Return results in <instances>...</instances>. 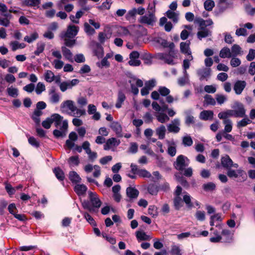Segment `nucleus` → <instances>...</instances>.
<instances>
[{
    "label": "nucleus",
    "mask_w": 255,
    "mask_h": 255,
    "mask_svg": "<svg viewBox=\"0 0 255 255\" xmlns=\"http://www.w3.org/2000/svg\"><path fill=\"white\" fill-rule=\"evenodd\" d=\"M88 195L89 201L84 200L82 203V206L91 213H97L102 202L96 192L89 191Z\"/></svg>",
    "instance_id": "f257e3e1"
},
{
    "label": "nucleus",
    "mask_w": 255,
    "mask_h": 255,
    "mask_svg": "<svg viewBox=\"0 0 255 255\" xmlns=\"http://www.w3.org/2000/svg\"><path fill=\"white\" fill-rule=\"evenodd\" d=\"M189 159L183 155H179L174 163V166L175 169L180 172L184 171L183 175H192L193 174L192 169L191 167L185 168L189 164Z\"/></svg>",
    "instance_id": "f03ea898"
},
{
    "label": "nucleus",
    "mask_w": 255,
    "mask_h": 255,
    "mask_svg": "<svg viewBox=\"0 0 255 255\" xmlns=\"http://www.w3.org/2000/svg\"><path fill=\"white\" fill-rule=\"evenodd\" d=\"M79 27L74 25H69L66 32H62L60 34L61 38L64 37L74 38L77 34Z\"/></svg>",
    "instance_id": "7ed1b4c3"
},
{
    "label": "nucleus",
    "mask_w": 255,
    "mask_h": 255,
    "mask_svg": "<svg viewBox=\"0 0 255 255\" xmlns=\"http://www.w3.org/2000/svg\"><path fill=\"white\" fill-rule=\"evenodd\" d=\"M60 109L62 113H67L70 115L71 113L68 112L67 109L73 113L77 110V107L74 105V102L73 101L66 100L61 104Z\"/></svg>",
    "instance_id": "20e7f679"
},
{
    "label": "nucleus",
    "mask_w": 255,
    "mask_h": 255,
    "mask_svg": "<svg viewBox=\"0 0 255 255\" xmlns=\"http://www.w3.org/2000/svg\"><path fill=\"white\" fill-rule=\"evenodd\" d=\"M233 108L234 111L235 112L236 118H243L246 116V110L242 103L236 102Z\"/></svg>",
    "instance_id": "39448f33"
},
{
    "label": "nucleus",
    "mask_w": 255,
    "mask_h": 255,
    "mask_svg": "<svg viewBox=\"0 0 255 255\" xmlns=\"http://www.w3.org/2000/svg\"><path fill=\"white\" fill-rule=\"evenodd\" d=\"M191 176H176V179L183 186L187 188L190 185L194 186L195 184V181L191 179Z\"/></svg>",
    "instance_id": "423d86ee"
},
{
    "label": "nucleus",
    "mask_w": 255,
    "mask_h": 255,
    "mask_svg": "<svg viewBox=\"0 0 255 255\" xmlns=\"http://www.w3.org/2000/svg\"><path fill=\"white\" fill-rule=\"evenodd\" d=\"M222 165L226 168L234 167L237 168L239 166L237 163H233L232 160L228 155L223 157L221 159Z\"/></svg>",
    "instance_id": "0eeeda50"
},
{
    "label": "nucleus",
    "mask_w": 255,
    "mask_h": 255,
    "mask_svg": "<svg viewBox=\"0 0 255 255\" xmlns=\"http://www.w3.org/2000/svg\"><path fill=\"white\" fill-rule=\"evenodd\" d=\"M126 193L128 198V199H127V201L131 202L132 199L137 198L139 192L134 187H128L127 188Z\"/></svg>",
    "instance_id": "6e6552de"
},
{
    "label": "nucleus",
    "mask_w": 255,
    "mask_h": 255,
    "mask_svg": "<svg viewBox=\"0 0 255 255\" xmlns=\"http://www.w3.org/2000/svg\"><path fill=\"white\" fill-rule=\"evenodd\" d=\"M139 21L141 23L153 25L155 21V16L152 13H149L148 15L141 16Z\"/></svg>",
    "instance_id": "1a4fd4ad"
},
{
    "label": "nucleus",
    "mask_w": 255,
    "mask_h": 255,
    "mask_svg": "<svg viewBox=\"0 0 255 255\" xmlns=\"http://www.w3.org/2000/svg\"><path fill=\"white\" fill-rule=\"evenodd\" d=\"M180 121L178 119H175L172 121V123L167 126V129L170 132L177 133L180 128L179 127Z\"/></svg>",
    "instance_id": "9d476101"
},
{
    "label": "nucleus",
    "mask_w": 255,
    "mask_h": 255,
    "mask_svg": "<svg viewBox=\"0 0 255 255\" xmlns=\"http://www.w3.org/2000/svg\"><path fill=\"white\" fill-rule=\"evenodd\" d=\"M247 85L245 81L238 80L234 85V90L237 95H240Z\"/></svg>",
    "instance_id": "9b49d317"
},
{
    "label": "nucleus",
    "mask_w": 255,
    "mask_h": 255,
    "mask_svg": "<svg viewBox=\"0 0 255 255\" xmlns=\"http://www.w3.org/2000/svg\"><path fill=\"white\" fill-rule=\"evenodd\" d=\"M131 171L132 174L138 175H151L150 173L145 169L139 168L137 165L133 164L130 165Z\"/></svg>",
    "instance_id": "f8f14e48"
},
{
    "label": "nucleus",
    "mask_w": 255,
    "mask_h": 255,
    "mask_svg": "<svg viewBox=\"0 0 255 255\" xmlns=\"http://www.w3.org/2000/svg\"><path fill=\"white\" fill-rule=\"evenodd\" d=\"M211 69L209 68H203L197 70V74L199 77L200 80L202 81L204 79L209 77L211 75Z\"/></svg>",
    "instance_id": "ddd939ff"
},
{
    "label": "nucleus",
    "mask_w": 255,
    "mask_h": 255,
    "mask_svg": "<svg viewBox=\"0 0 255 255\" xmlns=\"http://www.w3.org/2000/svg\"><path fill=\"white\" fill-rule=\"evenodd\" d=\"M190 42L187 41L186 42H182L180 44V51L181 53L187 54L188 55H191V51L190 50Z\"/></svg>",
    "instance_id": "4468645a"
},
{
    "label": "nucleus",
    "mask_w": 255,
    "mask_h": 255,
    "mask_svg": "<svg viewBox=\"0 0 255 255\" xmlns=\"http://www.w3.org/2000/svg\"><path fill=\"white\" fill-rule=\"evenodd\" d=\"M111 128L116 132L119 137H122V128L121 125L118 122H113L110 125Z\"/></svg>",
    "instance_id": "2eb2a0df"
},
{
    "label": "nucleus",
    "mask_w": 255,
    "mask_h": 255,
    "mask_svg": "<svg viewBox=\"0 0 255 255\" xmlns=\"http://www.w3.org/2000/svg\"><path fill=\"white\" fill-rule=\"evenodd\" d=\"M222 235L223 242L230 243L233 240V234L229 230H223L222 231Z\"/></svg>",
    "instance_id": "dca6fc26"
},
{
    "label": "nucleus",
    "mask_w": 255,
    "mask_h": 255,
    "mask_svg": "<svg viewBox=\"0 0 255 255\" xmlns=\"http://www.w3.org/2000/svg\"><path fill=\"white\" fill-rule=\"evenodd\" d=\"M120 140L117 141L116 138H110L107 140L106 144L104 146V149L105 150H109L111 148V146H117L120 144Z\"/></svg>",
    "instance_id": "f3484780"
},
{
    "label": "nucleus",
    "mask_w": 255,
    "mask_h": 255,
    "mask_svg": "<svg viewBox=\"0 0 255 255\" xmlns=\"http://www.w3.org/2000/svg\"><path fill=\"white\" fill-rule=\"evenodd\" d=\"M200 29L201 30L199 31L197 33V36L199 39L202 40L203 38L211 35L212 32L208 29L204 27H201Z\"/></svg>",
    "instance_id": "a211bd4d"
},
{
    "label": "nucleus",
    "mask_w": 255,
    "mask_h": 255,
    "mask_svg": "<svg viewBox=\"0 0 255 255\" xmlns=\"http://www.w3.org/2000/svg\"><path fill=\"white\" fill-rule=\"evenodd\" d=\"M87 190L86 186L84 184H76L74 187V191L78 196L84 195Z\"/></svg>",
    "instance_id": "6ab92c4d"
},
{
    "label": "nucleus",
    "mask_w": 255,
    "mask_h": 255,
    "mask_svg": "<svg viewBox=\"0 0 255 255\" xmlns=\"http://www.w3.org/2000/svg\"><path fill=\"white\" fill-rule=\"evenodd\" d=\"M126 97L125 94L122 91H119L118 94V99L116 104V107L117 108H120L122 107V104L125 101Z\"/></svg>",
    "instance_id": "aec40b11"
},
{
    "label": "nucleus",
    "mask_w": 255,
    "mask_h": 255,
    "mask_svg": "<svg viewBox=\"0 0 255 255\" xmlns=\"http://www.w3.org/2000/svg\"><path fill=\"white\" fill-rule=\"evenodd\" d=\"M214 113L212 111H203L200 114V118L201 120L207 121L210 119H212L213 118Z\"/></svg>",
    "instance_id": "412c9836"
},
{
    "label": "nucleus",
    "mask_w": 255,
    "mask_h": 255,
    "mask_svg": "<svg viewBox=\"0 0 255 255\" xmlns=\"http://www.w3.org/2000/svg\"><path fill=\"white\" fill-rule=\"evenodd\" d=\"M136 237L138 242L141 241H149L151 238L147 235L144 232L137 231L135 233Z\"/></svg>",
    "instance_id": "4be33fe9"
},
{
    "label": "nucleus",
    "mask_w": 255,
    "mask_h": 255,
    "mask_svg": "<svg viewBox=\"0 0 255 255\" xmlns=\"http://www.w3.org/2000/svg\"><path fill=\"white\" fill-rule=\"evenodd\" d=\"M40 3V0H22V6H37Z\"/></svg>",
    "instance_id": "5701e85b"
},
{
    "label": "nucleus",
    "mask_w": 255,
    "mask_h": 255,
    "mask_svg": "<svg viewBox=\"0 0 255 255\" xmlns=\"http://www.w3.org/2000/svg\"><path fill=\"white\" fill-rule=\"evenodd\" d=\"M43 113L41 111L35 109L31 116L32 119L37 125H39L40 122V117L42 115Z\"/></svg>",
    "instance_id": "b1692460"
},
{
    "label": "nucleus",
    "mask_w": 255,
    "mask_h": 255,
    "mask_svg": "<svg viewBox=\"0 0 255 255\" xmlns=\"http://www.w3.org/2000/svg\"><path fill=\"white\" fill-rule=\"evenodd\" d=\"M61 50L63 53V56L65 57L66 59L69 60L70 61L72 62V56L73 54L71 51L67 48L66 46H62Z\"/></svg>",
    "instance_id": "393cba45"
},
{
    "label": "nucleus",
    "mask_w": 255,
    "mask_h": 255,
    "mask_svg": "<svg viewBox=\"0 0 255 255\" xmlns=\"http://www.w3.org/2000/svg\"><path fill=\"white\" fill-rule=\"evenodd\" d=\"M219 55L222 58H230L232 56L231 50L227 47H224L221 49Z\"/></svg>",
    "instance_id": "a878e982"
},
{
    "label": "nucleus",
    "mask_w": 255,
    "mask_h": 255,
    "mask_svg": "<svg viewBox=\"0 0 255 255\" xmlns=\"http://www.w3.org/2000/svg\"><path fill=\"white\" fill-rule=\"evenodd\" d=\"M166 128L164 126L161 125L156 129V133L159 139H162L165 137Z\"/></svg>",
    "instance_id": "bb28decb"
},
{
    "label": "nucleus",
    "mask_w": 255,
    "mask_h": 255,
    "mask_svg": "<svg viewBox=\"0 0 255 255\" xmlns=\"http://www.w3.org/2000/svg\"><path fill=\"white\" fill-rule=\"evenodd\" d=\"M52 123H54L56 127L59 126L63 119V117L58 114H53L51 115Z\"/></svg>",
    "instance_id": "cd10ccee"
},
{
    "label": "nucleus",
    "mask_w": 255,
    "mask_h": 255,
    "mask_svg": "<svg viewBox=\"0 0 255 255\" xmlns=\"http://www.w3.org/2000/svg\"><path fill=\"white\" fill-rule=\"evenodd\" d=\"M97 48L94 50L95 55L98 58H102L104 55V50L103 47L99 44H97Z\"/></svg>",
    "instance_id": "c85d7f7f"
},
{
    "label": "nucleus",
    "mask_w": 255,
    "mask_h": 255,
    "mask_svg": "<svg viewBox=\"0 0 255 255\" xmlns=\"http://www.w3.org/2000/svg\"><path fill=\"white\" fill-rule=\"evenodd\" d=\"M63 39L64 41V45L66 47L67 46L71 48L76 44V40L73 38L64 37Z\"/></svg>",
    "instance_id": "c756f323"
},
{
    "label": "nucleus",
    "mask_w": 255,
    "mask_h": 255,
    "mask_svg": "<svg viewBox=\"0 0 255 255\" xmlns=\"http://www.w3.org/2000/svg\"><path fill=\"white\" fill-rule=\"evenodd\" d=\"M166 16L169 19H172L174 22H177L178 20V15L175 12L171 11V10H168L166 12Z\"/></svg>",
    "instance_id": "7c9ffc66"
},
{
    "label": "nucleus",
    "mask_w": 255,
    "mask_h": 255,
    "mask_svg": "<svg viewBox=\"0 0 255 255\" xmlns=\"http://www.w3.org/2000/svg\"><path fill=\"white\" fill-rule=\"evenodd\" d=\"M147 190L150 194L156 195L159 191L158 186L150 184L147 187Z\"/></svg>",
    "instance_id": "2f4dec72"
},
{
    "label": "nucleus",
    "mask_w": 255,
    "mask_h": 255,
    "mask_svg": "<svg viewBox=\"0 0 255 255\" xmlns=\"http://www.w3.org/2000/svg\"><path fill=\"white\" fill-rule=\"evenodd\" d=\"M203 189L206 192H211L216 188V185L213 182H209L203 185Z\"/></svg>",
    "instance_id": "473e14b6"
},
{
    "label": "nucleus",
    "mask_w": 255,
    "mask_h": 255,
    "mask_svg": "<svg viewBox=\"0 0 255 255\" xmlns=\"http://www.w3.org/2000/svg\"><path fill=\"white\" fill-rule=\"evenodd\" d=\"M184 196L183 198V201L185 203L187 206L188 207H192L193 206V204L191 203V197L190 196L189 194L187 192H185L183 193Z\"/></svg>",
    "instance_id": "72a5a7b5"
},
{
    "label": "nucleus",
    "mask_w": 255,
    "mask_h": 255,
    "mask_svg": "<svg viewBox=\"0 0 255 255\" xmlns=\"http://www.w3.org/2000/svg\"><path fill=\"white\" fill-rule=\"evenodd\" d=\"M38 37V34L36 32L32 33L30 36H26L24 38V40L28 43H31L35 40Z\"/></svg>",
    "instance_id": "f704fd0d"
},
{
    "label": "nucleus",
    "mask_w": 255,
    "mask_h": 255,
    "mask_svg": "<svg viewBox=\"0 0 255 255\" xmlns=\"http://www.w3.org/2000/svg\"><path fill=\"white\" fill-rule=\"evenodd\" d=\"M45 44L44 42H39L37 43V49L34 51V54L39 55L44 50Z\"/></svg>",
    "instance_id": "c9c22d12"
},
{
    "label": "nucleus",
    "mask_w": 255,
    "mask_h": 255,
    "mask_svg": "<svg viewBox=\"0 0 255 255\" xmlns=\"http://www.w3.org/2000/svg\"><path fill=\"white\" fill-rule=\"evenodd\" d=\"M55 75L53 72L50 70H47L45 74V80L49 83H51L54 80Z\"/></svg>",
    "instance_id": "e433bc0d"
},
{
    "label": "nucleus",
    "mask_w": 255,
    "mask_h": 255,
    "mask_svg": "<svg viewBox=\"0 0 255 255\" xmlns=\"http://www.w3.org/2000/svg\"><path fill=\"white\" fill-rule=\"evenodd\" d=\"M11 49L12 51H15L19 48H23L25 46V44L23 43H19L18 41H12L10 43Z\"/></svg>",
    "instance_id": "4c0bfd02"
},
{
    "label": "nucleus",
    "mask_w": 255,
    "mask_h": 255,
    "mask_svg": "<svg viewBox=\"0 0 255 255\" xmlns=\"http://www.w3.org/2000/svg\"><path fill=\"white\" fill-rule=\"evenodd\" d=\"M174 205L176 210H179L182 206V200L180 196H175L174 198Z\"/></svg>",
    "instance_id": "58836bf2"
},
{
    "label": "nucleus",
    "mask_w": 255,
    "mask_h": 255,
    "mask_svg": "<svg viewBox=\"0 0 255 255\" xmlns=\"http://www.w3.org/2000/svg\"><path fill=\"white\" fill-rule=\"evenodd\" d=\"M232 56H237L240 54L241 47L238 44H234L231 48Z\"/></svg>",
    "instance_id": "ea45409f"
},
{
    "label": "nucleus",
    "mask_w": 255,
    "mask_h": 255,
    "mask_svg": "<svg viewBox=\"0 0 255 255\" xmlns=\"http://www.w3.org/2000/svg\"><path fill=\"white\" fill-rule=\"evenodd\" d=\"M50 94H52V96L50 97V102L52 103H57L59 101L60 97L59 95L55 92V90H51Z\"/></svg>",
    "instance_id": "a19ab883"
},
{
    "label": "nucleus",
    "mask_w": 255,
    "mask_h": 255,
    "mask_svg": "<svg viewBox=\"0 0 255 255\" xmlns=\"http://www.w3.org/2000/svg\"><path fill=\"white\" fill-rule=\"evenodd\" d=\"M205 9L207 11H211L215 6L214 1L212 0H207L204 3Z\"/></svg>",
    "instance_id": "79ce46f5"
},
{
    "label": "nucleus",
    "mask_w": 255,
    "mask_h": 255,
    "mask_svg": "<svg viewBox=\"0 0 255 255\" xmlns=\"http://www.w3.org/2000/svg\"><path fill=\"white\" fill-rule=\"evenodd\" d=\"M6 91L9 96L13 98L16 97L18 95V89L15 88H13L12 87L7 88Z\"/></svg>",
    "instance_id": "37998d69"
},
{
    "label": "nucleus",
    "mask_w": 255,
    "mask_h": 255,
    "mask_svg": "<svg viewBox=\"0 0 255 255\" xmlns=\"http://www.w3.org/2000/svg\"><path fill=\"white\" fill-rule=\"evenodd\" d=\"M193 59V56H190L189 59H186L183 60V68L184 70V73L186 75H187L186 70L189 68L190 66V61H192Z\"/></svg>",
    "instance_id": "c03bdc74"
},
{
    "label": "nucleus",
    "mask_w": 255,
    "mask_h": 255,
    "mask_svg": "<svg viewBox=\"0 0 255 255\" xmlns=\"http://www.w3.org/2000/svg\"><path fill=\"white\" fill-rule=\"evenodd\" d=\"M224 124L225 125L224 131L226 132H230L232 129V121L230 120H225L223 121Z\"/></svg>",
    "instance_id": "a18cd8bd"
},
{
    "label": "nucleus",
    "mask_w": 255,
    "mask_h": 255,
    "mask_svg": "<svg viewBox=\"0 0 255 255\" xmlns=\"http://www.w3.org/2000/svg\"><path fill=\"white\" fill-rule=\"evenodd\" d=\"M182 143L185 146H190L193 144V140L190 136H185L182 138Z\"/></svg>",
    "instance_id": "49530a36"
},
{
    "label": "nucleus",
    "mask_w": 255,
    "mask_h": 255,
    "mask_svg": "<svg viewBox=\"0 0 255 255\" xmlns=\"http://www.w3.org/2000/svg\"><path fill=\"white\" fill-rule=\"evenodd\" d=\"M52 116L47 118L45 121H43L42 123V127L46 128L49 129L51 127V125L52 124Z\"/></svg>",
    "instance_id": "de8ad7c7"
},
{
    "label": "nucleus",
    "mask_w": 255,
    "mask_h": 255,
    "mask_svg": "<svg viewBox=\"0 0 255 255\" xmlns=\"http://www.w3.org/2000/svg\"><path fill=\"white\" fill-rule=\"evenodd\" d=\"M148 213L152 217H156L158 215L157 208L155 206H149Z\"/></svg>",
    "instance_id": "09e8293b"
},
{
    "label": "nucleus",
    "mask_w": 255,
    "mask_h": 255,
    "mask_svg": "<svg viewBox=\"0 0 255 255\" xmlns=\"http://www.w3.org/2000/svg\"><path fill=\"white\" fill-rule=\"evenodd\" d=\"M156 118L158 122L161 123H164L165 122L169 120V118L164 113H160L156 116Z\"/></svg>",
    "instance_id": "8fccbe9b"
},
{
    "label": "nucleus",
    "mask_w": 255,
    "mask_h": 255,
    "mask_svg": "<svg viewBox=\"0 0 255 255\" xmlns=\"http://www.w3.org/2000/svg\"><path fill=\"white\" fill-rule=\"evenodd\" d=\"M84 26L85 31L88 35H93L95 33V29L90 25V24L88 23L87 22H85L84 24Z\"/></svg>",
    "instance_id": "3c124183"
},
{
    "label": "nucleus",
    "mask_w": 255,
    "mask_h": 255,
    "mask_svg": "<svg viewBox=\"0 0 255 255\" xmlns=\"http://www.w3.org/2000/svg\"><path fill=\"white\" fill-rule=\"evenodd\" d=\"M251 123L252 121L250 119L248 118H244L238 122L237 126L238 128H240L241 127H245Z\"/></svg>",
    "instance_id": "603ef678"
},
{
    "label": "nucleus",
    "mask_w": 255,
    "mask_h": 255,
    "mask_svg": "<svg viewBox=\"0 0 255 255\" xmlns=\"http://www.w3.org/2000/svg\"><path fill=\"white\" fill-rule=\"evenodd\" d=\"M4 184L5 190L9 195L11 196L13 195L15 192V188L12 187V186L7 182H5Z\"/></svg>",
    "instance_id": "864d4df0"
},
{
    "label": "nucleus",
    "mask_w": 255,
    "mask_h": 255,
    "mask_svg": "<svg viewBox=\"0 0 255 255\" xmlns=\"http://www.w3.org/2000/svg\"><path fill=\"white\" fill-rule=\"evenodd\" d=\"M185 123L188 127H189L191 124L195 123V118L191 115H188L185 117Z\"/></svg>",
    "instance_id": "5fc2aeb1"
},
{
    "label": "nucleus",
    "mask_w": 255,
    "mask_h": 255,
    "mask_svg": "<svg viewBox=\"0 0 255 255\" xmlns=\"http://www.w3.org/2000/svg\"><path fill=\"white\" fill-rule=\"evenodd\" d=\"M141 59L144 60V63L147 65H150L152 63V57L148 53H145L141 57Z\"/></svg>",
    "instance_id": "6e6d98bb"
},
{
    "label": "nucleus",
    "mask_w": 255,
    "mask_h": 255,
    "mask_svg": "<svg viewBox=\"0 0 255 255\" xmlns=\"http://www.w3.org/2000/svg\"><path fill=\"white\" fill-rule=\"evenodd\" d=\"M228 175H238V174H241V175L245 174V172L241 169H238L237 171L232 170L231 168H228Z\"/></svg>",
    "instance_id": "4d7b16f0"
},
{
    "label": "nucleus",
    "mask_w": 255,
    "mask_h": 255,
    "mask_svg": "<svg viewBox=\"0 0 255 255\" xmlns=\"http://www.w3.org/2000/svg\"><path fill=\"white\" fill-rule=\"evenodd\" d=\"M199 23L201 27L205 28V27L206 26L212 25L213 23V22L212 20L210 19L206 20H205L203 19H201L199 21Z\"/></svg>",
    "instance_id": "13d9d810"
},
{
    "label": "nucleus",
    "mask_w": 255,
    "mask_h": 255,
    "mask_svg": "<svg viewBox=\"0 0 255 255\" xmlns=\"http://www.w3.org/2000/svg\"><path fill=\"white\" fill-rule=\"evenodd\" d=\"M53 134L56 138L63 137L66 135V131L65 130L60 131L58 129H54L53 131Z\"/></svg>",
    "instance_id": "bf43d9fd"
},
{
    "label": "nucleus",
    "mask_w": 255,
    "mask_h": 255,
    "mask_svg": "<svg viewBox=\"0 0 255 255\" xmlns=\"http://www.w3.org/2000/svg\"><path fill=\"white\" fill-rule=\"evenodd\" d=\"M45 90V87L43 83L39 82L37 84L35 92L37 94H40L43 91Z\"/></svg>",
    "instance_id": "052dcab7"
},
{
    "label": "nucleus",
    "mask_w": 255,
    "mask_h": 255,
    "mask_svg": "<svg viewBox=\"0 0 255 255\" xmlns=\"http://www.w3.org/2000/svg\"><path fill=\"white\" fill-rule=\"evenodd\" d=\"M170 92V90L165 87H160L158 89V92L162 96H168Z\"/></svg>",
    "instance_id": "680f3d73"
},
{
    "label": "nucleus",
    "mask_w": 255,
    "mask_h": 255,
    "mask_svg": "<svg viewBox=\"0 0 255 255\" xmlns=\"http://www.w3.org/2000/svg\"><path fill=\"white\" fill-rule=\"evenodd\" d=\"M196 219L200 221H203L205 219V213L204 211H197L195 214Z\"/></svg>",
    "instance_id": "e2e57ef3"
},
{
    "label": "nucleus",
    "mask_w": 255,
    "mask_h": 255,
    "mask_svg": "<svg viewBox=\"0 0 255 255\" xmlns=\"http://www.w3.org/2000/svg\"><path fill=\"white\" fill-rule=\"evenodd\" d=\"M204 99L207 105H215L216 104L215 99L210 95H206Z\"/></svg>",
    "instance_id": "0e129e2a"
},
{
    "label": "nucleus",
    "mask_w": 255,
    "mask_h": 255,
    "mask_svg": "<svg viewBox=\"0 0 255 255\" xmlns=\"http://www.w3.org/2000/svg\"><path fill=\"white\" fill-rule=\"evenodd\" d=\"M70 164L78 165L79 163V157L78 156H71L69 159Z\"/></svg>",
    "instance_id": "69168bd1"
},
{
    "label": "nucleus",
    "mask_w": 255,
    "mask_h": 255,
    "mask_svg": "<svg viewBox=\"0 0 255 255\" xmlns=\"http://www.w3.org/2000/svg\"><path fill=\"white\" fill-rule=\"evenodd\" d=\"M84 216L86 220L92 226H96V222L91 216L88 213H85Z\"/></svg>",
    "instance_id": "338daca9"
},
{
    "label": "nucleus",
    "mask_w": 255,
    "mask_h": 255,
    "mask_svg": "<svg viewBox=\"0 0 255 255\" xmlns=\"http://www.w3.org/2000/svg\"><path fill=\"white\" fill-rule=\"evenodd\" d=\"M180 252V249L178 246L174 245L172 247L171 254L172 255H181Z\"/></svg>",
    "instance_id": "774afa93"
}]
</instances>
